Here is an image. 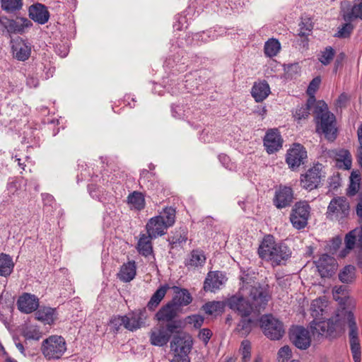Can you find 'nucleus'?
Wrapping results in <instances>:
<instances>
[{"mask_svg":"<svg viewBox=\"0 0 362 362\" xmlns=\"http://www.w3.org/2000/svg\"><path fill=\"white\" fill-rule=\"evenodd\" d=\"M170 288L168 284L160 286L152 295L149 301L147 303V308L150 310H154L164 298L167 291Z\"/></svg>","mask_w":362,"mask_h":362,"instance_id":"38","label":"nucleus"},{"mask_svg":"<svg viewBox=\"0 0 362 362\" xmlns=\"http://www.w3.org/2000/svg\"><path fill=\"white\" fill-rule=\"evenodd\" d=\"M225 305L221 301L208 302L203 306L204 310L209 315H217L222 313Z\"/></svg>","mask_w":362,"mask_h":362,"instance_id":"53","label":"nucleus"},{"mask_svg":"<svg viewBox=\"0 0 362 362\" xmlns=\"http://www.w3.org/2000/svg\"><path fill=\"white\" fill-rule=\"evenodd\" d=\"M228 305L233 310L238 312L242 317H248L254 311L251 303H250L240 296H233L228 298Z\"/></svg>","mask_w":362,"mask_h":362,"instance_id":"18","label":"nucleus"},{"mask_svg":"<svg viewBox=\"0 0 362 362\" xmlns=\"http://www.w3.org/2000/svg\"><path fill=\"white\" fill-rule=\"evenodd\" d=\"M164 88L172 95H176L182 93L184 90V89L187 90V91L193 90L192 87L189 88L187 84H184L183 81L178 82L173 79H171L170 83L166 84Z\"/></svg>","mask_w":362,"mask_h":362,"instance_id":"47","label":"nucleus"},{"mask_svg":"<svg viewBox=\"0 0 362 362\" xmlns=\"http://www.w3.org/2000/svg\"><path fill=\"white\" fill-rule=\"evenodd\" d=\"M35 317L45 324L52 325L57 319L56 310L49 307L42 308L36 312Z\"/></svg>","mask_w":362,"mask_h":362,"instance_id":"42","label":"nucleus"},{"mask_svg":"<svg viewBox=\"0 0 362 362\" xmlns=\"http://www.w3.org/2000/svg\"><path fill=\"white\" fill-rule=\"evenodd\" d=\"M23 0H1V9L8 13H16L22 9Z\"/></svg>","mask_w":362,"mask_h":362,"instance_id":"48","label":"nucleus"},{"mask_svg":"<svg viewBox=\"0 0 362 362\" xmlns=\"http://www.w3.org/2000/svg\"><path fill=\"white\" fill-rule=\"evenodd\" d=\"M255 325V321L248 317H242L237 326V331L242 335L246 336L250 334Z\"/></svg>","mask_w":362,"mask_h":362,"instance_id":"52","label":"nucleus"},{"mask_svg":"<svg viewBox=\"0 0 362 362\" xmlns=\"http://www.w3.org/2000/svg\"><path fill=\"white\" fill-rule=\"evenodd\" d=\"M115 202V197H109L108 202L103 204L105 208V211L103 214V225L106 227H110L117 218V214L114 204Z\"/></svg>","mask_w":362,"mask_h":362,"instance_id":"33","label":"nucleus"},{"mask_svg":"<svg viewBox=\"0 0 362 362\" xmlns=\"http://www.w3.org/2000/svg\"><path fill=\"white\" fill-rule=\"evenodd\" d=\"M335 52L332 47H327L318 54V60L322 64L327 66L332 61Z\"/></svg>","mask_w":362,"mask_h":362,"instance_id":"56","label":"nucleus"},{"mask_svg":"<svg viewBox=\"0 0 362 362\" xmlns=\"http://www.w3.org/2000/svg\"><path fill=\"white\" fill-rule=\"evenodd\" d=\"M18 310L26 314L35 311L39 306V299L33 294L24 293L17 301Z\"/></svg>","mask_w":362,"mask_h":362,"instance_id":"24","label":"nucleus"},{"mask_svg":"<svg viewBox=\"0 0 362 362\" xmlns=\"http://www.w3.org/2000/svg\"><path fill=\"white\" fill-rule=\"evenodd\" d=\"M26 180L23 177H10L7 182L5 194L10 198L18 196L25 191Z\"/></svg>","mask_w":362,"mask_h":362,"instance_id":"27","label":"nucleus"},{"mask_svg":"<svg viewBox=\"0 0 362 362\" xmlns=\"http://www.w3.org/2000/svg\"><path fill=\"white\" fill-rule=\"evenodd\" d=\"M292 356V351L288 346L281 347L278 351L279 362H287Z\"/></svg>","mask_w":362,"mask_h":362,"instance_id":"61","label":"nucleus"},{"mask_svg":"<svg viewBox=\"0 0 362 362\" xmlns=\"http://www.w3.org/2000/svg\"><path fill=\"white\" fill-rule=\"evenodd\" d=\"M293 199V190L289 187H282L277 189L273 199L274 205L277 209L289 206Z\"/></svg>","mask_w":362,"mask_h":362,"instance_id":"23","label":"nucleus"},{"mask_svg":"<svg viewBox=\"0 0 362 362\" xmlns=\"http://www.w3.org/2000/svg\"><path fill=\"white\" fill-rule=\"evenodd\" d=\"M241 352L243 355V360L247 362L250 360L251 356V344L248 340H243L241 343Z\"/></svg>","mask_w":362,"mask_h":362,"instance_id":"63","label":"nucleus"},{"mask_svg":"<svg viewBox=\"0 0 362 362\" xmlns=\"http://www.w3.org/2000/svg\"><path fill=\"white\" fill-rule=\"evenodd\" d=\"M226 281L225 275L221 272H210L208 273L204 284L205 291L215 293L221 288Z\"/></svg>","mask_w":362,"mask_h":362,"instance_id":"22","label":"nucleus"},{"mask_svg":"<svg viewBox=\"0 0 362 362\" xmlns=\"http://www.w3.org/2000/svg\"><path fill=\"white\" fill-rule=\"evenodd\" d=\"M322 174L320 165H317L309 169L304 175L301 177L302 187L308 190L317 188L321 182Z\"/></svg>","mask_w":362,"mask_h":362,"instance_id":"20","label":"nucleus"},{"mask_svg":"<svg viewBox=\"0 0 362 362\" xmlns=\"http://www.w3.org/2000/svg\"><path fill=\"white\" fill-rule=\"evenodd\" d=\"M29 17L35 22L44 25L49 18V13L44 5L41 4H35L29 7Z\"/></svg>","mask_w":362,"mask_h":362,"instance_id":"28","label":"nucleus"},{"mask_svg":"<svg viewBox=\"0 0 362 362\" xmlns=\"http://www.w3.org/2000/svg\"><path fill=\"white\" fill-rule=\"evenodd\" d=\"M136 269L135 262L134 261L128 262L121 267L120 271L117 274L118 278L123 282H129L135 277Z\"/></svg>","mask_w":362,"mask_h":362,"instance_id":"41","label":"nucleus"},{"mask_svg":"<svg viewBox=\"0 0 362 362\" xmlns=\"http://www.w3.org/2000/svg\"><path fill=\"white\" fill-rule=\"evenodd\" d=\"M154 238L150 237L147 234H140V238L137 243V250L140 255L144 257L153 255V245L151 240Z\"/></svg>","mask_w":362,"mask_h":362,"instance_id":"36","label":"nucleus"},{"mask_svg":"<svg viewBox=\"0 0 362 362\" xmlns=\"http://www.w3.org/2000/svg\"><path fill=\"white\" fill-rule=\"evenodd\" d=\"M333 297L340 305L341 308L338 310H351L354 307V300L347 296L346 287L344 286H335L333 289Z\"/></svg>","mask_w":362,"mask_h":362,"instance_id":"26","label":"nucleus"},{"mask_svg":"<svg viewBox=\"0 0 362 362\" xmlns=\"http://www.w3.org/2000/svg\"><path fill=\"white\" fill-rule=\"evenodd\" d=\"M170 52H175V54L170 55L166 59L164 66L168 69H173V73H180L186 71L189 60L188 58L184 55L183 49L180 48V45L176 47L174 44H172Z\"/></svg>","mask_w":362,"mask_h":362,"instance_id":"9","label":"nucleus"},{"mask_svg":"<svg viewBox=\"0 0 362 362\" xmlns=\"http://www.w3.org/2000/svg\"><path fill=\"white\" fill-rule=\"evenodd\" d=\"M268 260L272 262L273 265H280L283 261L287 260L291 255V250L284 243H277L275 250L272 252Z\"/></svg>","mask_w":362,"mask_h":362,"instance_id":"31","label":"nucleus"},{"mask_svg":"<svg viewBox=\"0 0 362 362\" xmlns=\"http://www.w3.org/2000/svg\"><path fill=\"white\" fill-rule=\"evenodd\" d=\"M307 158V152L304 147L299 144H294L286 154V161L290 168L294 170L303 164Z\"/></svg>","mask_w":362,"mask_h":362,"instance_id":"15","label":"nucleus"},{"mask_svg":"<svg viewBox=\"0 0 362 362\" xmlns=\"http://www.w3.org/2000/svg\"><path fill=\"white\" fill-rule=\"evenodd\" d=\"M356 278V268L352 265H346L339 274V280L345 284H350Z\"/></svg>","mask_w":362,"mask_h":362,"instance_id":"51","label":"nucleus"},{"mask_svg":"<svg viewBox=\"0 0 362 362\" xmlns=\"http://www.w3.org/2000/svg\"><path fill=\"white\" fill-rule=\"evenodd\" d=\"M352 164V158L350 152L346 149H340L336 153V165L344 170H349Z\"/></svg>","mask_w":362,"mask_h":362,"instance_id":"43","label":"nucleus"},{"mask_svg":"<svg viewBox=\"0 0 362 362\" xmlns=\"http://www.w3.org/2000/svg\"><path fill=\"white\" fill-rule=\"evenodd\" d=\"M328 309V302L325 298H318L313 300L311 303V315L313 319L316 320L327 319Z\"/></svg>","mask_w":362,"mask_h":362,"instance_id":"29","label":"nucleus"},{"mask_svg":"<svg viewBox=\"0 0 362 362\" xmlns=\"http://www.w3.org/2000/svg\"><path fill=\"white\" fill-rule=\"evenodd\" d=\"M270 93V87L266 81L255 82L251 90V95L257 103L264 100Z\"/></svg>","mask_w":362,"mask_h":362,"instance_id":"32","label":"nucleus"},{"mask_svg":"<svg viewBox=\"0 0 362 362\" xmlns=\"http://www.w3.org/2000/svg\"><path fill=\"white\" fill-rule=\"evenodd\" d=\"M175 295L170 302L176 305L180 310L184 306L189 305L192 301V297L189 291L186 288H181L177 286H173Z\"/></svg>","mask_w":362,"mask_h":362,"instance_id":"30","label":"nucleus"},{"mask_svg":"<svg viewBox=\"0 0 362 362\" xmlns=\"http://www.w3.org/2000/svg\"><path fill=\"white\" fill-rule=\"evenodd\" d=\"M171 113L173 117L186 119L190 123L191 119H199L201 117V111L199 110H192L189 107L185 106L184 103H174L171 105Z\"/></svg>","mask_w":362,"mask_h":362,"instance_id":"17","label":"nucleus"},{"mask_svg":"<svg viewBox=\"0 0 362 362\" xmlns=\"http://www.w3.org/2000/svg\"><path fill=\"white\" fill-rule=\"evenodd\" d=\"M285 71H286V74L288 76V77L293 78L296 76L298 75V74L300 71V66L298 65V64H297V63L291 64H288L285 68Z\"/></svg>","mask_w":362,"mask_h":362,"instance_id":"64","label":"nucleus"},{"mask_svg":"<svg viewBox=\"0 0 362 362\" xmlns=\"http://www.w3.org/2000/svg\"><path fill=\"white\" fill-rule=\"evenodd\" d=\"M175 209L170 206L165 208L158 216L162 217V220L168 228H169L175 223Z\"/></svg>","mask_w":362,"mask_h":362,"instance_id":"54","label":"nucleus"},{"mask_svg":"<svg viewBox=\"0 0 362 362\" xmlns=\"http://www.w3.org/2000/svg\"><path fill=\"white\" fill-rule=\"evenodd\" d=\"M325 320L313 319L310 324L313 333L331 337L334 332L341 329L342 325L346 324L349 329V343L353 359L354 362H361L359 330L353 312L345 310V309L337 310L334 316Z\"/></svg>","mask_w":362,"mask_h":362,"instance_id":"1","label":"nucleus"},{"mask_svg":"<svg viewBox=\"0 0 362 362\" xmlns=\"http://www.w3.org/2000/svg\"><path fill=\"white\" fill-rule=\"evenodd\" d=\"M206 262L204 252L200 250H193L188 258L185 259V264L187 267H202Z\"/></svg>","mask_w":362,"mask_h":362,"instance_id":"39","label":"nucleus"},{"mask_svg":"<svg viewBox=\"0 0 362 362\" xmlns=\"http://www.w3.org/2000/svg\"><path fill=\"white\" fill-rule=\"evenodd\" d=\"M281 45L279 40L274 38H271L267 40L264 47V54L269 57H273L279 52Z\"/></svg>","mask_w":362,"mask_h":362,"instance_id":"49","label":"nucleus"},{"mask_svg":"<svg viewBox=\"0 0 362 362\" xmlns=\"http://www.w3.org/2000/svg\"><path fill=\"white\" fill-rule=\"evenodd\" d=\"M176 332L175 323H158L148 332L149 342L151 345L162 347L168 343L173 334Z\"/></svg>","mask_w":362,"mask_h":362,"instance_id":"4","label":"nucleus"},{"mask_svg":"<svg viewBox=\"0 0 362 362\" xmlns=\"http://www.w3.org/2000/svg\"><path fill=\"white\" fill-rule=\"evenodd\" d=\"M168 228L162 217L158 216L150 218L146 225L147 233L150 237L156 238L165 234Z\"/></svg>","mask_w":362,"mask_h":362,"instance_id":"25","label":"nucleus"},{"mask_svg":"<svg viewBox=\"0 0 362 362\" xmlns=\"http://www.w3.org/2000/svg\"><path fill=\"white\" fill-rule=\"evenodd\" d=\"M353 29V25L351 23H346L344 24L341 28H339V30L334 36L339 38L349 37L352 33Z\"/></svg>","mask_w":362,"mask_h":362,"instance_id":"60","label":"nucleus"},{"mask_svg":"<svg viewBox=\"0 0 362 362\" xmlns=\"http://www.w3.org/2000/svg\"><path fill=\"white\" fill-rule=\"evenodd\" d=\"M11 52L15 59L25 62L29 59L31 54V44L27 40L18 37L11 40Z\"/></svg>","mask_w":362,"mask_h":362,"instance_id":"14","label":"nucleus"},{"mask_svg":"<svg viewBox=\"0 0 362 362\" xmlns=\"http://www.w3.org/2000/svg\"><path fill=\"white\" fill-rule=\"evenodd\" d=\"M289 337L293 345L301 350L308 349L311 344L310 332L303 326H293L289 331Z\"/></svg>","mask_w":362,"mask_h":362,"instance_id":"12","label":"nucleus"},{"mask_svg":"<svg viewBox=\"0 0 362 362\" xmlns=\"http://www.w3.org/2000/svg\"><path fill=\"white\" fill-rule=\"evenodd\" d=\"M358 233L356 230H351L348 233L344 238L345 246L348 250H352L356 244L357 238H358Z\"/></svg>","mask_w":362,"mask_h":362,"instance_id":"57","label":"nucleus"},{"mask_svg":"<svg viewBox=\"0 0 362 362\" xmlns=\"http://www.w3.org/2000/svg\"><path fill=\"white\" fill-rule=\"evenodd\" d=\"M21 333L27 340L38 341L42 336L40 328L29 322H25L22 325Z\"/></svg>","mask_w":362,"mask_h":362,"instance_id":"40","label":"nucleus"},{"mask_svg":"<svg viewBox=\"0 0 362 362\" xmlns=\"http://www.w3.org/2000/svg\"><path fill=\"white\" fill-rule=\"evenodd\" d=\"M315 263L322 277L331 276L337 267V260L327 254L322 255Z\"/></svg>","mask_w":362,"mask_h":362,"instance_id":"16","label":"nucleus"},{"mask_svg":"<svg viewBox=\"0 0 362 362\" xmlns=\"http://www.w3.org/2000/svg\"><path fill=\"white\" fill-rule=\"evenodd\" d=\"M15 264L12 257L1 252V276L7 277L12 273Z\"/></svg>","mask_w":362,"mask_h":362,"instance_id":"50","label":"nucleus"},{"mask_svg":"<svg viewBox=\"0 0 362 362\" xmlns=\"http://www.w3.org/2000/svg\"><path fill=\"white\" fill-rule=\"evenodd\" d=\"M345 21L359 18L362 21V0H355L350 11L344 14Z\"/></svg>","mask_w":362,"mask_h":362,"instance_id":"45","label":"nucleus"},{"mask_svg":"<svg viewBox=\"0 0 362 362\" xmlns=\"http://www.w3.org/2000/svg\"><path fill=\"white\" fill-rule=\"evenodd\" d=\"M193 345L192 337L185 333L175 335L170 342V349L174 356L189 357Z\"/></svg>","mask_w":362,"mask_h":362,"instance_id":"10","label":"nucleus"},{"mask_svg":"<svg viewBox=\"0 0 362 362\" xmlns=\"http://www.w3.org/2000/svg\"><path fill=\"white\" fill-rule=\"evenodd\" d=\"M349 212L350 206L346 198L337 197L330 201L326 214L331 220L341 221L349 216Z\"/></svg>","mask_w":362,"mask_h":362,"instance_id":"6","label":"nucleus"},{"mask_svg":"<svg viewBox=\"0 0 362 362\" xmlns=\"http://www.w3.org/2000/svg\"><path fill=\"white\" fill-rule=\"evenodd\" d=\"M316 101L315 96L309 97L306 103L296 109L293 115L294 118L299 122L302 119L308 118L310 115V111L312 108L313 110L315 108Z\"/></svg>","mask_w":362,"mask_h":362,"instance_id":"35","label":"nucleus"},{"mask_svg":"<svg viewBox=\"0 0 362 362\" xmlns=\"http://www.w3.org/2000/svg\"><path fill=\"white\" fill-rule=\"evenodd\" d=\"M313 28V22L309 18H302L299 23L298 35L300 37H307L310 35Z\"/></svg>","mask_w":362,"mask_h":362,"instance_id":"55","label":"nucleus"},{"mask_svg":"<svg viewBox=\"0 0 362 362\" xmlns=\"http://www.w3.org/2000/svg\"><path fill=\"white\" fill-rule=\"evenodd\" d=\"M276 244L272 235L265 236L258 248L259 257L263 259H269L272 252L275 250Z\"/></svg>","mask_w":362,"mask_h":362,"instance_id":"34","label":"nucleus"},{"mask_svg":"<svg viewBox=\"0 0 362 362\" xmlns=\"http://www.w3.org/2000/svg\"><path fill=\"white\" fill-rule=\"evenodd\" d=\"M181 310L170 301L163 305L155 315V320L159 323H175L176 330L180 328V321L175 319L178 316Z\"/></svg>","mask_w":362,"mask_h":362,"instance_id":"11","label":"nucleus"},{"mask_svg":"<svg viewBox=\"0 0 362 362\" xmlns=\"http://www.w3.org/2000/svg\"><path fill=\"white\" fill-rule=\"evenodd\" d=\"M259 323L264 334L271 340H279L285 334L283 322L272 314L262 315Z\"/></svg>","mask_w":362,"mask_h":362,"instance_id":"5","label":"nucleus"},{"mask_svg":"<svg viewBox=\"0 0 362 362\" xmlns=\"http://www.w3.org/2000/svg\"><path fill=\"white\" fill-rule=\"evenodd\" d=\"M283 139L277 129H272L267 131L264 138V146L268 153H274L281 147Z\"/></svg>","mask_w":362,"mask_h":362,"instance_id":"21","label":"nucleus"},{"mask_svg":"<svg viewBox=\"0 0 362 362\" xmlns=\"http://www.w3.org/2000/svg\"><path fill=\"white\" fill-rule=\"evenodd\" d=\"M126 320L125 328L129 331H135L145 325L147 319L146 309L140 308L129 313Z\"/></svg>","mask_w":362,"mask_h":362,"instance_id":"19","label":"nucleus"},{"mask_svg":"<svg viewBox=\"0 0 362 362\" xmlns=\"http://www.w3.org/2000/svg\"><path fill=\"white\" fill-rule=\"evenodd\" d=\"M204 31L192 33L190 35L189 34L187 35L185 40L186 43L187 45H200L202 43H203L201 42V40H204Z\"/></svg>","mask_w":362,"mask_h":362,"instance_id":"58","label":"nucleus"},{"mask_svg":"<svg viewBox=\"0 0 362 362\" xmlns=\"http://www.w3.org/2000/svg\"><path fill=\"white\" fill-rule=\"evenodd\" d=\"M204 35H206L209 41L214 40L218 37L222 36L226 33L224 29L221 28H211L208 30L204 31Z\"/></svg>","mask_w":362,"mask_h":362,"instance_id":"62","label":"nucleus"},{"mask_svg":"<svg viewBox=\"0 0 362 362\" xmlns=\"http://www.w3.org/2000/svg\"><path fill=\"white\" fill-rule=\"evenodd\" d=\"M313 113L317 131L323 134L327 139L334 141L337 136L335 117L329 111L327 105L322 100L317 101Z\"/></svg>","mask_w":362,"mask_h":362,"instance_id":"2","label":"nucleus"},{"mask_svg":"<svg viewBox=\"0 0 362 362\" xmlns=\"http://www.w3.org/2000/svg\"><path fill=\"white\" fill-rule=\"evenodd\" d=\"M249 297L254 308V312L259 313L266 308L272 296L267 285L258 284L251 287Z\"/></svg>","mask_w":362,"mask_h":362,"instance_id":"7","label":"nucleus"},{"mask_svg":"<svg viewBox=\"0 0 362 362\" xmlns=\"http://www.w3.org/2000/svg\"><path fill=\"white\" fill-rule=\"evenodd\" d=\"M310 211V207L305 202H300L294 205L290 215V221L296 229L300 230L307 226Z\"/></svg>","mask_w":362,"mask_h":362,"instance_id":"8","label":"nucleus"},{"mask_svg":"<svg viewBox=\"0 0 362 362\" xmlns=\"http://www.w3.org/2000/svg\"><path fill=\"white\" fill-rule=\"evenodd\" d=\"M126 320H127V316H116L114 317L110 322V327L114 332H118L120 327L124 325L125 327Z\"/></svg>","mask_w":362,"mask_h":362,"instance_id":"59","label":"nucleus"},{"mask_svg":"<svg viewBox=\"0 0 362 362\" xmlns=\"http://www.w3.org/2000/svg\"><path fill=\"white\" fill-rule=\"evenodd\" d=\"M127 204L131 209L141 211L145 208V197L142 192L134 191L127 197Z\"/></svg>","mask_w":362,"mask_h":362,"instance_id":"37","label":"nucleus"},{"mask_svg":"<svg viewBox=\"0 0 362 362\" xmlns=\"http://www.w3.org/2000/svg\"><path fill=\"white\" fill-rule=\"evenodd\" d=\"M88 189L92 198L97 199L103 204L108 202L109 197H113L112 196L108 194V193L104 190L103 188L95 184L88 185Z\"/></svg>","mask_w":362,"mask_h":362,"instance_id":"44","label":"nucleus"},{"mask_svg":"<svg viewBox=\"0 0 362 362\" xmlns=\"http://www.w3.org/2000/svg\"><path fill=\"white\" fill-rule=\"evenodd\" d=\"M33 23L26 18H16L10 19L6 17H1V26L9 34H22L25 29L30 28Z\"/></svg>","mask_w":362,"mask_h":362,"instance_id":"13","label":"nucleus"},{"mask_svg":"<svg viewBox=\"0 0 362 362\" xmlns=\"http://www.w3.org/2000/svg\"><path fill=\"white\" fill-rule=\"evenodd\" d=\"M66 350V340L59 335H51L42 342V354L48 360L61 358Z\"/></svg>","mask_w":362,"mask_h":362,"instance_id":"3","label":"nucleus"},{"mask_svg":"<svg viewBox=\"0 0 362 362\" xmlns=\"http://www.w3.org/2000/svg\"><path fill=\"white\" fill-rule=\"evenodd\" d=\"M350 183L347 189L346 194L353 197L358 192L361 182V173L359 171H352L350 176Z\"/></svg>","mask_w":362,"mask_h":362,"instance_id":"46","label":"nucleus"}]
</instances>
